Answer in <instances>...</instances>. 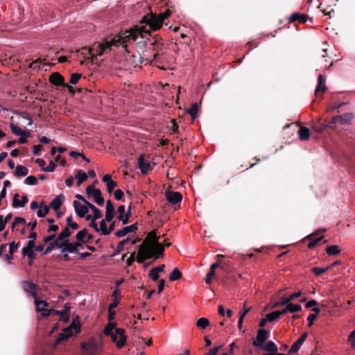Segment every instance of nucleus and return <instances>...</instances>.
<instances>
[{
    "label": "nucleus",
    "instance_id": "obj_1",
    "mask_svg": "<svg viewBox=\"0 0 355 355\" xmlns=\"http://www.w3.org/2000/svg\"><path fill=\"white\" fill-rule=\"evenodd\" d=\"M150 35L149 29H146V26H135L129 30L119 33L110 40H105L101 43L94 44L89 49H84L82 53L85 54L87 59L92 61L98 56H101L104 53H107L111 51L112 46H121L128 50V44L135 43L139 45L144 44L146 50L142 52L141 59L142 62L151 63L153 61H158L162 50L163 44L161 39L157 37L149 38Z\"/></svg>",
    "mask_w": 355,
    "mask_h": 355
},
{
    "label": "nucleus",
    "instance_id": "obj_2",
    "mask_svg": "<svg viewBox=\"0 0 355 355\" xmlns=\"http://www.w3.org/2000/svg\"><path fill=\"white\" fill-rule=\"evenodd\" d=\"M155 231L150 232L146 236L148 244L143 243L139 249L137 260L141 263L144 260L155 257L158 259L164 255V245L159 243Z\"/></svg>",
    "mask_w": 355,
    "mask_h": 355
},
{
    "label": "nucleus",
    "instance_id": "obj_3",
    "mask_svg": "<svg viewBox=\"0 0 355 355\" xmlns=\"http://www.w3.org/2000/svg\"><path fill=\"white\" fill-rule=\"evenodd\" d=\"M143 20L152 31H157L159 29L164 23L159 17L153 14L144 16Z\"/></svg>",
    "mask_w": 355,
    "mask_h": 355
},
{
    "label": "nucleus",
    "instance_id": "obj_4",
    "mask_svg": "<svg viewBox=\"0 0 355 355\" xmlns=\"http://www.w3.org/2000/svg\"><path fill=\"white\" fill-rule=\"evenodd\" d=\"M109 336L111 337L112 340L116 343L118 348H121L126 342V336L125 335V330L122 328H115V331Z\"/></svg>",
    "mask_w": 355,
    "mask_h": 355
},
{
    "label": "nucleus",
    "instance_id": "obj_5",
    "mask_svg": "<svg viewBox=\"0 0 355 355\" xmlns=\"http://www.w3.org/2000/svg\"><path fill=\"white\" fill-rule=\"evenodd\" d=\"M81 347L87 355H95L98 349V345L94 340H90L88 342L82 343Z\"/></svg>",
    "mask_w": 355,
    "mask_h": 355
},
{
    "label": "nucleus",
    "instance_id": "obj_6",
    "mask_svg": "<svg viewBox=\"0 0 355 355\" xmlns=\"http://www.w3.org/2000/svg\"><path fill=\"white\" fill-rule=\"evenodd\" d=\"M268 337V332L264 329H259L257 336L253 340L255 347H261Z\"/></svg>",
    "mask_w": 355,
    "mask_h": 355
},
{
    "label": "nucleus",
    "instance_id": "obj_7",
    "mask_svg": "<svg viewBox=\"0 0 355 355\" xmlns=\"http://www.w3.org/2000/svg\"><path fill=\"white\" fill-rule=\"evenodd\" d=\"M50 81L53 85H58V86L63 85V86L67 87L68 90L70 92L73 93V87L71 86L64 85V78L58 73H53L50 76Z\"/></svg>",
    "mask_w": 355,
    "mask_h": 355
},
{
    "label": "nucleus",
    "instance_id": "obj_8",
    "mask_svg": "<svg viewBox=\"0 0 355 355\" xmlns=\"http://www.w3.org/2000/svg\"><path fill=\"white\" fill-rule=\"evenodd\" d=\"M23 289L26 293L33 296L34 298L37 296L36 291L38 289V286L33 282L24 281L23 282Z\"/></svg>",
    "mask_w": 355,
    "mask_h": 355
},
{
    "label": "nucleus",
    "instance_id": "obj_9",
    "mask_svg": "<svg viewBox=\"0 0 355 355\" xmlns=\"http://www.w3.org/2000/svg\"><path fill=\"white\" fill-rule=\"evenodd\" d=\"M137 230V223H134L129 226H125L121 230H119L114 232V235L117 237H123L127 234L130 232H135Z\"/></svg>",
    "mask_w": 355,
    "mask_h": 355
},
{
    "label": "nucleus",
    "instance_id": "obj_10",
    "mask_svg": "<svg viewBox=\"0 0 355 355\" xmlns=\"http://www.w3.org/2000/svg\"><path fill=\"white\" fill-rule=\"evenodd\" d=\"M166 198L171 204L175 205L182 200V196L178 191H167Z\"/></svg>",
    "mask_w": 355,
    "mask_h": 355
},
{
    "label": "nucleus",
    "instance_id": "obj_11",
    "mask_svg": "<svg viewBox=\"0 0 355 355\" xmlns=\"http://www.w3.org/2000/svg\"><path fill=\"white\" fill-rule=\"evenodd\" d=\"M138 166L143 174L147 173L151 168L150 162L144 158V155H141L138 158Z\"/></svg>",
    "mask_w": 355,
    "mask_h": 355
},
{
    "label": "nucleus",
    "instance_id": "obj_12",
    "mask_svg": "<svg viewBox=\"0 0 355 355\" xmlns=\"http://www.w3.org/2000/svg\"><path fill=\"white\" fill-rule=\"evenodd\" d=\"M73 207L76 214L80 218L85 217L86 214L88 212V207L82 205L79 201L74 200Z\"/></svg>",
    "mask_w": 355,
    "mask_h": 355
},
{
    "label": "nucleus",
    "instance_id": "obj_13",
    "mask_svg": "<svg viewBox=\"0 0 355 355\" xmlns=\"http://www.w3.org/2000/svg\"><path fill=\"white\" fill-rule=\"evenodd\" d=\"M117 211H118V216H117V219L120 221L122 222V223L123 225H125L128 223V218L130 216V210L129 209L127 212V214H125V216H124V214H125V206L124 205H120L118 209H117Z\"/></svg>",
    "mask_w": 355,
    "mask_h": 355
},
{
    "label": "nucleus",
    "instance_id": "obj_14",
    "mask_svg": "<svg viewBox=\"0 0 355 355\" xmlns=\"http://www.w3.org/2000/svg\"><path fill=\"white\" fill-rule=\"evenodd\" d=\"M353 117L354 116L352 113H346L343 115H339L333 117L332 122L336 123L339 121L341 124L349 123Z\"/></svg>",
    "mask_w": 355,
    "mask_h": 355
},
{
    "label": "nucleus",
    "instance_id": "obj_15",
    "mask_svg": "<svg viewBox=\"0 0 355 355\" xmlns=\"http://www.w3.org/2000/svg\"><path fill=\"white\" fill-rule=\"evenodd\" d=\"M114 214V206L111 200L106 202L105 218L107 222H111Z\"/></svg>",
    "mask_w": 355,
    "mask_h": 355
},
{
    "label": "nucleus",
    "instance_id": "obj_16",
    "mask_svg": "<svg viewBox=\"0 0 355 355\" xmlns=\"http://www.w3.org/2000/svg\"><path fill=\"white\" fill-rule=\"evenodd\" d=\"M10 129L12 132L17 135L25 137H29L31 136V133L27 130H24L17 125L14 123H10Z\"/></svg>",
    "mask_w": 355,
    "mask_h": 355
},
{
    "label": "nucleus",
    "instance_id": "obj_17",
    "mask_svg": "<svg viewBox=\"0 0 355 355\" xmlns=\"http://www.w3.org/2000/svg\"><path fill=\"white\" fill-rule=\"evenodd\" d=\"M302 309V306L300 304H294L293 303L288 304L284 309L281 310L282 314H285L286 313H295L297 311H300Z\"/></svg>",
    "mask_w": 355,
    "mask_h": 355
},
{
    "label": "nucleus",
    "instance_id": "obj_18",
    "mask_svg": "<svg viewBox=\"0 0 355 355\" xmlns=\"http://www.w3.org/2000/svg\"><path fill=\"white\" fill-rule=\"evenodd\" d=\"M19 197V194L16 193L14 196L13 200H12V206L14 207H23L25 206V205L28 202V198L26 196H23L21 197V200H19L17 198Z\"/></svg>",
    "mask_w": 355,
    "mask_h": 355
},
{
    "label": "nucleus",
    "instance_id": "obj_19",
    "mask_svg": "<svg viewBox=\"0 0 355 355\" xmlns=\"http://www.w3.org/2000/svg\"><path fill=\"white\" fill-rule=\"evenodd\" d=\"M299 137L302 141H306L310 137V130L306 127H301L297 131Z\"/></svg>",
    "mask_w": 355,
    "mask_h": 355
},
{
    "label": "nucleus",
    "instance_id": "obj_20",
    "mask_svg": "<svg viewBox=\"0 0 355 355\" xmlns=\"http://www.w3.org/2000/svg\"><path fill=\"white\" fill-rule=\"evenodd\" d=\"M307 16L306 15L300 14L298 12H295L290 17L289 21L290 22H294L295 21H299L300 22L304 23L307 20Z\"/></svg>",
    "mask_w": 355,
    "mask_h": 355
},
{
    "label": "nucleus",
    "instance_id": "obj_21",
    "mask_svg": "<svg viewBox=\"0 0 355 355\" xmlns=\"http://www.w3.org/2000/svg\"><path fill=\"white\" fill-rule=\"evenodd\" d=\"M261 348L263 350L271 352H277L278 350L277 346L273 341H268L266 343L263 344L261 346Z\"/></svg>",
    "mask_w": 355,
    "mask_h": 355
},
{
    "label": "nucleus",
    "instance_id": "obj_22",
    "mask_svg": "<svg viewBox=\"0 0 355 355\" xmlns=\"http://www.w3.org/2000/svg\"><path fill=\"white\" fill-rule=\"evenodd\" d=\"M60 240L55 239L53 242H51L47 248L43 252L44 255H46L49 254L51 251H53L55 248H60V245L61 243L59 242Z\"/></svg>",
    "mask_w": 355,
    "mask_h": 355
},
{
    "label": "nucleus",
    "instance_id": "obj_23",
    "mask_svg": "<svg viewBox=\"0 0 355 355\" xmlns=\"http://www.w3.org/2000/svg\"><path fill=\"white\" fill-rule=\"evenodd\" d=\"M75 178L77 180V186L79 187L87 179V175L81 170H78L75 175Z\"/></svg>",
    "mask_w": 355,
    "mask_h": 355
},
{
    "label": "nucleus",
    "instance_id": "obj_24",
    "mask_svg": "<svg viewBox=\"0 0 355 355\" xmlns=\"http://www.w3.org/2000/svg\"><path fill=\"white\" fill-rule=\"evenodd\" d=\"M318 86L315 88V94L317 95L318 93L321 91L322 92H324L327 89V87L325 86L323 80V76L322 74H320L318 77Z\"/></svg>",
    "mask_w": 355,
    "mask_h": 355
},
{
    "label": "nucleus",
    "instance_id": "obj_25",
    "mask_svg": "<svg viewBox=\"0 0 355 355\" xmlns=\"http://www.w3.org/2000/svg\"><path fill=\"white\" fill-rule=\"evenodd\" d=\"M28 173V169L24 166L18 165L16 167L15 175L17 177L26 176Z\"/></svg>",
    "mask_w": 355,
    "mask_h": 355
},
{
    "label": "nucleus",
    "instance_id": "obj_26",
    "mask_svg": "<svg viewBox=\"0 0 355 355\" xmlns=\"http://www.w3.org/2000/svg\"><path fill=\"white\" fill-rule=\"evenodd\" d=\"M326 252L329 256H335L340 253V250L338 245H332L327 247Z\"/></svg>",
    "mask_w": 355,
    "mask_h": 355
},
{
    "label": "nucleus",
    "instance_id": "obj_27",
    "mask_svg": "<svg viewBox=\"0 0 355 355\" xmlns=\"http://www.w3.org/2000/svg\"><path fill=\"white\" fill-rule=\"evenodd\" d=\"M24 223H26L25 218H24L22 217H19V216L15 217L13 222L12 223V227H11L12 230V231H15V230L18 231L19 228L17 226L19 224H24Z\"/></svg>",
    "mask_w": 355,
    "mask_h": 355
},
{
    "label": "nucleus",
    "instance_id": "obj_28",
    "mask_svg": "<svg viewBox=\"0 0 355 355\" xmlns=\"http://www.w3.org/2000/svg\"><path fill=\"white\" fill-rule=\"evenodd\" d=\"M307 238L310 239V243L308 245L309 248H313L316 245V244L323 238V236L315 238L313 234H309Z\"/></svg>",
    "mask_w": 355,
    "mask_h": 355
},
{
    "label": "nucleus",
    "instance_id": "obj_29",
    "mask_svg": "<svg viewBox=\"0 0 355 355\" xmlns=\"http://www.w3.org/2000/svg\"><path fill=\"white\" fill-rule=\"evenodd\" d=\"M62 196H58L55 197L50 203V207H52L54 210H58L62 205Z\"/></svg>",
    "mask_w": 355,
    "mask_h": 355
},
{
    "label": "nucleus",
    "instance_id": "obj_30",
    "mask_svg": "<svg viewBox=\"0 0 355 355\" xmlns=\"http://www.w3.org/2000/svg\"><path fill=\"white\" fill-rule=\"evenodd\" d=\"M71 243L68 241H63L60 245L61 253H71Z\"/></svg>",
    "mask_w": 355,
    "mask_h": 355
},
{
    "label": "nucleus",
    "instance_id": "obj_31",
    "mask_svg": "<svg viewBox=\"0 0 355 355\" xmlns=\"http://www.w3.org/2000/svg\"><path fill=\"white\" fill-rule=\"evenodd\" d=\"M70 310V306L68 305V304H66L64 305V310H53V313L55 315H60L61 317L64 318H68L69 311Z\"/></svg>",
    "mask_w": 355,
    "mask_h": 355
},
{
    "label": "nucleus",
    "instance_id": "obj_32",
    "mask_svg": "<svg viewBox=\"0 0 355 355\" xmlns=\"http://www.w3.org/2000/svg\"><path fill=\"white\" fill-rule=\"evenodd\" d=\"M282 315L281 310L275 311L266 315V318L268 322H272L279 318Z\"/></svg>",
    "mask_w": 355,
    "mask_h": 355
},
{
    "label": "nucleus",
    "instance_id": "obj_33",
    "mask_svg": "<svg viewBox=\"0 0 355 355\" xmlns=\"http://www.w3.org/2000/svg\"><path fill=\"white\" fill-rule=\"evenodd\" d=\"M105 221H107L105 219H102L100 223H99V227H98V229H99V232L101 233V234L102 235H109V232L107 231V225H106V223Z\"/></svg>",
    "mask_w": 355,
    "mask_h": 355
},
{
    "label": "nucleus",
    "instance_id": "obj_34",
    "mask_svg": "<svg viewBox=\"0 0 355 355\" xmlns=\"http://www.w3.org/2000/svg\"><path fill=\"white\" fill-rule=\"evenodd\" d=\"M21 253L23 256H27L30 259H34L36 257V254L33 248H23Z\"/></svg>",
    "mask_w": 355,
    "mask_h": 355
},
{
    "label": "nucleus",
    "instance_id": "obj_35",
    "mask_svg": "<svg viewBox=\"0 0 355 355\" xmlns=\"http://www.w3.org/2000/svg\"><path fill=\"white\" fill-rule=\"evenodd\" d=\"M71 234V232L69 230V227H65L58 234V240L62 241L69 236H70Z\"/></svg>",
    "mask_w": 355,
    "mask_h": 355
},
{
    "label": "nucleus",
    "instance_id": "obj_36",
    "mask_svg": "<svg viewBox=\"0 0 355 355\" xmlns=\"http://www.w3.org/2000/svg\"><path fill=\"white\" fill-rule=\"evenodd\" d=\"M290 303V300L288 297H282L279 300L277 301L272 305V309L277 308L280 306L287 305Z\"/></svg>",
    "mask_w": 355,
    "mask_h": 355
},
{
    "label": "nucleus",
    "instance_id": "obj_37",
    "mask_svg": "<svg viewBox=\"0 0 355 355\" xmlns=\"http://www.w3.org/2000/svg\"><path fill=\"white\" fill-rule=\"evenodd\" d=\"M87 234V230L86 228H84L83 230L79 231L76 235V240L79 242H83L84 243H86V241H85V238L86 237Z\"/></svg>",
    "mask_w": 355,
    "mask_h": 355
},
{
    "label": "nucleus",
    "instance_id": "obj_38",
    "mask_svg": "<svg viewBox=\"0 0 355 355\" xmlns=\"http://www.w3.org/2000/svg\"><path fill=\"white\" fill-rule=\"evenodd\" d=\"M198 110V103H193L189 110V114L191 116L193 121H194L197 116Z\"/></svg>",
    "mask_w": 355,
    "mask_h": 355
},
{
    "label": "nucleus",
    "instance_id": "obj_39",
    "mask_svg": "<svg viewBox=\"0 0 355 355\" xmlns=\"http://www.w3.org/2000/svg\"><path fill=\"white\" fill-rule=\"evenodd\" d=\"M196 325L200 329H205L209 325V321L205 318H200L197 320Z\"/></svg>",
    "mask_w": 355,
    "mask_h": 355
},
{
    "label": "nucleus",
    "instance_id": "obj_40",
    "mask_svg": "<svg viewBox=\"0 0 355 355\" xmlns=\"http://www.w3.org/2000/svg\"><path fill=\"white\" fill-rule=\"evenodd\" d=\"M181 276H182V274H181L180 271L178 269L175 268L170 274L168 278L171 282H174V281H176V280L180 279Z\"/></svg>",
    "mask_w": 355,
    "mask_h": 355
},
{
    "label": "nucleus",
    "instance_id": "obj_41",
    "mask_svg": "<svg viewBox=\"0 0 355 355\" xmlns=\"http://www.w3.org/2000/svg\"><path fill=\"white\" fill-rule=\"evenodd\" d=\"M34 302L36 306V310H40L41 306L45 307L49 305L46 300H40L37 296L34 298Z\"/></svg>",
    "mask_w": 355,
    "mask_h": 355
},
{
    "label": "nucleus",
    "instance_id": "obj_42",
    "mask_svg": "<svg viewBox=\"0 0 355 355\" xmlns=\"http://www.w3.org/2000/svg\"><path fill=\"white\" fill-rule=\"evenodd\" d=\"M115 329V323L110 322L108 323L103 329V333L105 336H109L113 332V329Z\"/></svg>",
    "mask_w": 355,
    "mask_h": 355
},
{
    "label": "nucleus",
    "instance_id": "obj_43",
    "mask_svg": "<svg viewBox=\"0 0 355 355\" xmlns=\"http://www.w3.org/2000/svg\"><path fill=\"white\" fill-rule=\"evenodd\" d=\"M302 343H303L301 340L297 339V341H295L291 345V349L289 350V353H296V352H297L299 351V349H300Z\"/></svg>",
    "mask_w": 355,
    "mask_h": 355
},
{
    "label": "nucleus",
    "instance_id": "obj_44",
    "mask_svg": "<svg viewBox=\"0 0 355 355\" xmlns=\"http://www.w3.org/2000/svg\"><path fill=\"white\" fill-rule=\"evenodd\" d=\"M130 241V239L129 238H126V239L122 240L121 241H120L118 243V245H116L115 254H118L120 252H121L123 250L124 245L126 243H128Z\"/></svg>",
    "mask_w": 355,
    "mask_h": 355
},
{
    "label": "nucleus",
    "instance_id": "obj_45",
    "mask_svg": "<svg viewBox=\"0 0 355 355\" xmlns=\"http://www.w3.org/2000/svg\"><path fill=\"white\" fill-rule=\"evenodd\" d=\"M82 74L80 73H73L71 75L69 83L71 85H76L80 78H81Z\"/></svg>",
    "mask_w": 355,
    "mask_h": 355
},
{
    "label": "nucleus",
    "instance_id": "obj_46",
    "mask_svg": "<svg viewBox=\"0 0 355 355\" xmlns=\"http://www.w3.org/2000/svg\"><path fill=\"white\" fill-rule=\"evenodd\" d=\"M25 183L30 186L36 185L37 184V179L33 175H29L26 178Z\"/></svg>",
    "mask_w": 355,
    "mask_h": 355
},
{
    "label": "nucleus",
    "instance_id": "obj_47",
    "mask_svg": "<svg viewBox=\"0 0 355 355\" xmlns=\"http://www.w3.org/2000/svg\"><path fill=\"white\" fill-rule=\"evenodd\" d=\"M49 207L44 206L43 208H39L37 211V215L40 218L44 217L49 212Z\"/></svg>",
    "mask_w": 355,
    "mask_h": 355
},
{
    "label": "nucleus",
    "instance_id": "obj_48",
    "mask_svg": "<svg viewBox=\"0 0 355 355\" xmlns=\"http://www.w3.org/2000/svg\"><path fill=\"white\" fill-rule=\"evenodd\" d=\"M329 268L330 266H327L326 268L313 267L311 270L315 275L318 276L326 272Z\"/></svg>",
    "mask_w": 355,
    "mask_h": 355
},
{
    "label": "nucleus",
    "instance_id": "obj_49",
    "mask_svg": "<svg viewBox=\"0 0 355 355\" xmlns=\"http://www.w3.org/2000/svg\"><path fill=\"white\" fill-rule=\"evenodd\" d=\"M91 210L93 212V218L94 219H99L102 217V213L99 209L96 207L95 206H92Z\"/></svg>",
    "mask_w": 355,
    "mask_h": 355
},
{
    "label": "nucleus",
    "instance_id": "obj_50",
    "mask_svg": "<svg viewBox=\"0 0 355 355\" xmlns=\"http://www.w3.org/2000/svg\"><path fill=\"white\" fill-rule=\"evenodd\" d=\"M94 198V202L99 206L103 205L105 200L104 198L102 196V193H99L98 194L96 195Z\"/></svg>",
    "mask_w": 355,
    "mask_h": 355
},
{
    "label": "nucleus",
    "instance_id": "obj_51",
    "mask_svg": "<svg viewBox=\"0 0 355 355\" xmlns=\"http://www.w3.org/2000/svg\"><path fill=\"white\" fill-rule=\"evenodd\" d=\"M66 221L67 223V225L68 226L67 227H71L73 230H77L78 228V225L77 223H75V222H73L72 220V216H69L67 219H66Z\"/></svg>",
    "mask_w": 355,
    "mask_h": 355
},
{
    "label": "nucleus",
    "instance_id": "obj_52",
    "mask_svg": "<svg viewBox=\"0 0 355 355\" xmlns=\"http://www.w3.org/2000/svg\"><path fill=\"white\" fill-rule=\"evenodd\" d=\"M19 245V243H16L15 241H12L9 243V252L10 254H14L15 251L17 250Z\"/></svg>",
    "mask_w": 355,
    "mask_h": 355
},
{
    "label": "nucleus",
    "instance_id": "obj_53",
    "mask_svg": "<svg viewBox=\"0 0 355 355\" xmlns=\"http://www.w3.org/2000/svg\"><path fill=\"white\" fill-rule=\"evenodd\" d=\"M56 164L53 162L50 161L46 167L43 168V171L46 172H53L55 169Z\"/></svg>",
    "mask_w": 355,
    "mask_h": 355
},
{
    "label": "nucleus",
    "instance_id": "obj_54",
    "mask_svg": "<svg viewBox=\"0 0 355 355\" xmlns=\"http://www.w3.org/2000/svg\"><path fill=\"white\" fill-rule=\"evenodd\" d=\"M149 276L153 281H157L159 278V272L157 271V269L153 268L150 270Z\"/></svg>",
    "mask_w": 355,
    "mask_h": 355
},
{
    "label": "nucleus",
    "instance_id": "obj_55",
    "mask_svg": "<svg viewBox=\"0 0 355 355\" xmlns=\"http://www.w3.org/2000/svg\"><path fill=\"white\" fill-rule=\"evenodd\" d=\"M117 186L116 182L112 180L106 184L108 193H111L113 189Z\"/></svg>",
    "mask_w": 355,
    "mask_h": 355
},
{
    "label": "nucleus",
    "instance_id": "obj_56",
    "mask_svg": "<svg viewBox=\"0 0 355 355\" xmlns=\"http://www.w3.org/2000/svg\"><path fill=\"white\" fill-rule=\"evenodd\" d=\"M250 309L246 307V302L244 303L243 309L239 312V318H244L245 316L250 311Z\"/></svg>",
    "mask_w": 355,
    "mask_h": 355
},
{
    "label": "nucleus",
    "instance_id": "obj_57",
    "mask_svg": "<svg viewBox=\"0 0 355 355\" xmlns=\"http://www.w3.org/2000/svg\"><path fill=\"white\" fill-rule=\"evenodd\" d=\"M53 309H47L44 308H41L40 310H36L37 312L41 313L42 316H49L51 312H53Z\"/></svg>",
    "mask_w": 355,
    "mask_h": 355
},
{
    "label": "nucleus",
    "instance_id": "obj_58",
    "mask_svg": "<svg viewBox=\"0 0 355 355\" xmlns=\"http://www.w3.org/2000/svg\"><path fill=\"white\" fill-rule=\"evenodd\" d=\"M348 341L352 347H355V332L352 331L348 336Z\"/></svg>",
    "mask_w": 355,
    "mask_h": 355
},
{
    "label": "nucleus",
    "instance_id": "obj_59",
    "mask_svg": "<svg viewBox=\"0 0 355 355\" xmlns=\"http://www.w3.org/2000/svg\"><path fill=\"white\" fill-rule=\"evenodd\" d=\"M69 155L73 158H77L78 157H82L87 162H89V160L86 158V157L80 153L76 152V151H71L69 153Z\"/></svg>",
    "mask_w": 355,
    "mask_h": 355
},
{
    "label": "nucleus",
    "instance_id": "obj_60",
    "mask_svg": "<svg viewBox=\"0 0 355 355\" xmlns=\"http://www.w3.org/2000/svg\"><path fill=\"white\" fill-rule=\"evenodd\" d=\"M124 193L122 190L121 189H116L114 192V198L116 200H121L123 196Z\"/></svg>",
    "mask_w": 355,
    "mask_h": 355
},
{
    "label": "nucleus",
    "instance_id": "obj_61",
    "mask_svg": "<svg viewBox=\"0 0 355 355\" xmlns=\"http://www.w3.org/2000/svg\"><path fill=\"white\" fill-rule=\"evenodd\" d=\"M317 318V314H309L307 317V320L309 321L308 327H311L313 321Z\"/></svg>",
    "mask_w": 355,
    "mask_h": 355
},
{
    "label": "nucleus",
    "instance_id": "obj_62",
    "mask_svg": "<svg viewBox=\"0 0 355 355\" xmlns=\"http://www.w3.org/2000/svg\"><path fill=\"white\" fill-rule=\"evenodd\" d=\"M42 149V145H40V144L34 145L33 146V154L37 156L40 155Z\"/></svg>",
    "mask_w": 355,
    "mask_h": 355
},
{
    "label": "nucleus",
    "instance_id": "obj_63",
    "mask_svg": "<svg viewBox=\"0 0 355 355\" xmlns=\"http://www.w3.org/2000/svg\"><path fill=\"white\" fill-rule=\"evenodd\" d=\"M215 276V272H213V271H209L207 274V277H206V279H205V282L206 284H210L211 282V280H212V278Z\"/></svg>",
    "mask_w": 355,
    "mask_h": 355
},
{
    "label": "nucleus",
    "instance_id": "obj_64",
    "mask_svg": "<svg viewBox=\"0 0 355 355\" xmlns=\"http://www.w3.org/2000/svg\"><path fill=\"white\" fill-rule=\"evenodd\" d=\"M221 346H216L211 349L206 355H216Z\"/></svg>",
    "mask_w": 355,
    "mask_h": 355
}]
</instances>
